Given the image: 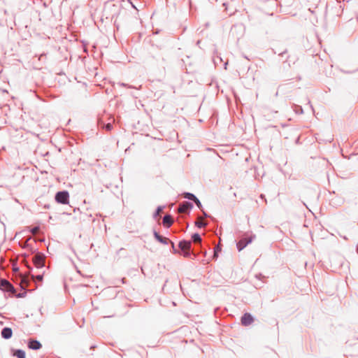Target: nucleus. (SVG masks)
<instances>
[{"label": "nucleus", "instance_id": "obj_1", "mask_svg": "<svg viewBox=\"0 0 358 358\" xmlns=\"http://www.w3.org/2000/svg\"><path fill=\"white\" fill-rule=\"evenodd\" d=\"M45 257L43 254L37 253L33 257V263L36 268H41L45 266Z\"/></svg>", "mask_w": 358, "mask_h": 358}, {"label": "nucleus", "instance_id": "obj_2", "mask_svg": "<svg viewBox=\"0 0 358 358\" xmlns=\"http://www.w3.org/2000/svg\"><path fill=\"white\" fill-rule=\"evenodd\" d=\"M179 249L182 252V255L185 257H187L189 255L190 249H191V242L189 241H180L178 244Z\"/></svg>", "mask_w": 358, "mask_h": 358}, {"label": "nucleus", "instance_id": "obj_3", "mask_svg": "<svg viewBox=\"0 0 358 358\" xmlns=\"http://www.w3.org/2000/svg\"><path fill=\"white\" fill-rule=\"evenodd\" d=\"M69 193L66 191L59 192L57 193L55 196V199L58 203L62 204H68L69 203Z\"/></svg>", "mask_w": 358, "mask_h": 358}, {"label": "nucleus", "instance_id": "obj_4", "mask_svg": "<svg viewBox=\"0 0 358 358\" xmlns=\"http://www.w3.org/2000/svg\"><path fill=\"white\" fill-rule=\"evenodd\" d=\"M255 238V236H250L249 237H245L241 238L237 243V248L239 251L243 250L249 243H250L252 240Z\"/></svg>", "mask_w": 358, "mask_h": 358}, {"label": "nucleus", "instance_id": "obj_5", "mask_svg": "<svg viewBox=\"0 0 358 358\" xmlns=\"http://www.w3.org/2000/svg\"><path fill=\"white\" fill-rule=\"evenodd\" d=\"M0 288L3 291L14 292L15 289L13 285L6 280H1Z\"/></svg>", "mask_w": 358, "mask_h": 358}, {"label": "nucleus", "instance_id": "obj_6", "mask_svg": "<svg viewBox=\"0 0 358 358\" xmlns=\"http://www.w3.org/2000/svg\"><path fill=\"white\" fill-rule=\"evenodd\" d=\"M254 321L252 316L250 313H245L241 317V323L244 326L251 324Z\"/></svg>", "mask_w": 358, "mask_h": 358}, {"label": "nucleus", "instance_id": "obj_7", "mask_svg": "<svg viewBox=\"0 0 358 358\" xmlns=\"http://www.w3.org/2000/svg\"><path fill=\"white\" fill-rule=\"evenodd\" d=\"M192 205L188 202H185L180 205L178 208V212L180 213H185L187 211L189 208H190Z\"/></svg>", "mask_w": 358, "mask_h": 358}, {"label": "nucleus", "instance_id": "obj_8", "mask_svg": "<svg viewBox=\"0 0 358 358\" xmlns=\"http://www.w3.org/2000/svg\"><path fill=\"white\" fill-rule=\"evenodd\" d=\"M12 334H13L12 329L10 328H9V327L3 328L2 331H1L2 337L6 338V339H8V338H11Z\"/></svg>", "mask_w": 358, "mask_h": 358}, {"label": "nucleus", "instance_id": "obj_9", "mask_svg": "<svg viewBox=\"0 0 358 358\" xmlns=\"http://www.w3.org/2000/svg\"><path fill=\"white\" fill-rule=\"evenodd\" d=\"M173 222L172 217L169 215H165L163 218V224L167 228L169 227Z\"/></svg>", "mask_w": 358, "mask_h": 358}, {"label": "nucleus", "instance_id": "obj_10", "mask_svg": "<svg viewBox=\"0 0 358 358\" xmlns=\"http://www.w3.org/2000/svg\"><path fill=\"white\" fill-rule=\"evenodd\" d=\"M154 236L156 238V239L159 241L160 243H164V244H168V243L169 242V239L167 238H165V237H163L162 236H160L157 232H155L154 233Z\"/></svg>", "mask_w": 358, "mask_h": 358}, {"label": "nucleus", "instance_id": "obj_11", "mask_svg": "<svg viewBox=\"0 0 358 358\" xmlns=\"http://www.w3.org/2000/svg\"><path fill=\"white\" fill-rule=\"evenodd\" d=\"M29 348L33 350H38L41 348V344L37 341H31L29 343Z\"/></svg>", "mask_w": 358, "mask_h": 358}, {"label": "nucleus", "instance_id": "obj_12", "mask_svg": "<svg viewBox=\"0 0 358 358\" xmlns=\"http://www.w3.org/2000/svg\"><path fill=\"white\" fill-rule=\"evenodd\" d=\"M28 280H27V275H24L22 278V280H21V282H20V286L22 289H26L27 287H28Z\"/></svg>", "mask_w": 358, "mask_h": 358}, {"label": "nucleus", "instance_id": "obj_13", "mask_svg": "<svg viewBox=\"0 0 358 358\" xmlns=\"http://www.w3.org/2000/svg\"><path fill=\"white\" fill-rule=\"evenodd\" d=\"M13 355L17 358H25V352L23 350H17L15 351Z\"/></svg>", "mask_w": 358, "mask_h": 358}, {"label": "nucleus", "instance_id": "obj_14", "mask_svg": "<svg viewBox=\"0 0 358 358\" xmlns=\"http://www.w3.org/2000/svg\"><path fill=\"white\" fill-rule=\"evenodd\" d=\"M192 238L194 243H201V238L198 233H195L192 236Z\"/></svg>", "mask_w": 358, "mask_h": 358}, {"label": "nucleus", "instance_id": "obj_15", "mask_svg": "<svg viewBox=\"0 0 358 358\" xmlns=\"http://www.w3.org/2000/svg\"><path fill=\"white\" fill-rule=\"evenodd\" d=\"M103 128L105 129L106 131H110L113 128V125L110 122L103 124Z\"/></svg>", "mask_w": 358, "mask_h": 358}, {"label": "nucleus", "instance_id": "obj_16", "mask_svg": "<svg viewBox=\"0 0 358 358\" xmlns=\"http://www.w3.org/2000/svg\"><path fill=\"white\" fill-rule=\"evenodd\" d=\"M31 278L34 280H37L38 281L41 282L43 280V275H38L36 276L32 275Z\"/></svg>", "mask_w": 358, "mask_h": 358}, {"label": "nucleus", "instance_id": "obj_17", "mask_svg": "<svg viewBox=\"0 0 358 358\" xmlns=\"http://www.w3.org/2000/svg\"><path fill=\"white\" fill-rule=\"evenodd\" d=\"M195 225L199 228H201V217L197 218V220L195 222Z\"/></svg>", "mask_w": 358, "mask_h": 358}, {"label": "nucleus", "instance_id": "obj_18", "mask_svg": "<svg viewBox=\"0 0 358 358\" xmlns=\"http://www.w3.org/2000/svg\"><path fill=\"white\" fill-rule=\"evenodd\" d=\"M185 198H187L189 199H192L193 200L194 199H195V196L192 194H190V193H186L185 194Z\"/></svg>", "mask_w": 358, "mask_h": 358}, {"label": "nucleus", "instance_id": "obj_19", "mask_svg": "<svg viewBox=\"0 0 358 358\" xmlns=\"http://www.w3.org/2000/svg\"><path fill=\"white\" fill-rule=\"evenodd\" d=\"M38 231H39V227H34L31 230L32 234H34V235L36 234L38 232Z\"/></svg>", "mask_w": 358, "mask_h": 358}, {"label": "nucleus", "instance_id": "obj_20", "mask_svg": "<svg viewBox=\"0 0 358 358\" xmlns=\"http://www.w3.org/2000/svg\"><path fill=\"white\" fill-rule=\"evenodd\" d=\"M193 200L195 201V203H196V205H197L199 207H200V206H201L200 201H199L198 199H196V197H195V199H194Z\"/></svg>", "mask_w": 358, "mask_h": 358}, {"label": "nucleus", "instance_id": "obj_21", "mask_svg": "<svg viewBox=\"0 0 358 358\" xmlns=\"http://www.w3.org/2000/svg\"><path fill=\"white\" fill-rule=\"evenodd\" d=\"M193 200L195 201V203H196V205H197L199 207H200V206H201L200 201H199L198 199H196V197H195V199H194Z\"/></svg>", "mask_w": 358, "mask_h": 358}, {"label": "nucleus", "instance_id": "obj_22", "mask_svg": "<svg viewBox=\"0 0 358 358\" xmlns=\"http://www.w3.org/2000/svg\"><path fill=\"white\" fill-rule=\"evenodd\" d=\"M162 211V208L159 207L157 210V215H159Z\"/></svg>", "mask_w": 358, "mask_h": 358}, {"label": "nucleus", "instance_id": "obj_23", "mask_svg": "<svg viewBox=\"0 0 358 358\" xmlns=\"http://www.w3.org/2000/svg\"><path fill=\"white\" fill-rule=\"evenodd\" d=\"M203 227L206 225V224L203 222L202 223Z\"/></svg>", "mask_w": 358, "mask_h": 358}, {"label": "nucleus", "instance_id": "obj_24", "mask_svg": "<svg viewBox=\"0 0 358 358\" xmlns=\"http://www.w3.org/2000/svg\"><path fill=\"white\" fill-rule=\"evenodd\" d=\"M217 252L215 250V254H214V255H215V256L217 255Z\"/></svg>", "mask_w": 358, "mask_h": 358}, {"label": "nucleus", "instance_id": "obj_25", "mask_svg": "<svg viewBox=\"0 0 358 358\" xmlns=\"http://www.w3.org/2000/svg\"><path fill=\"white\" fill-rule=\"evenodd\" d=\"M357 252H358V247H357Z\"/></svg>", "mask_w": 358, "mask_h": 358}]
</instances>
